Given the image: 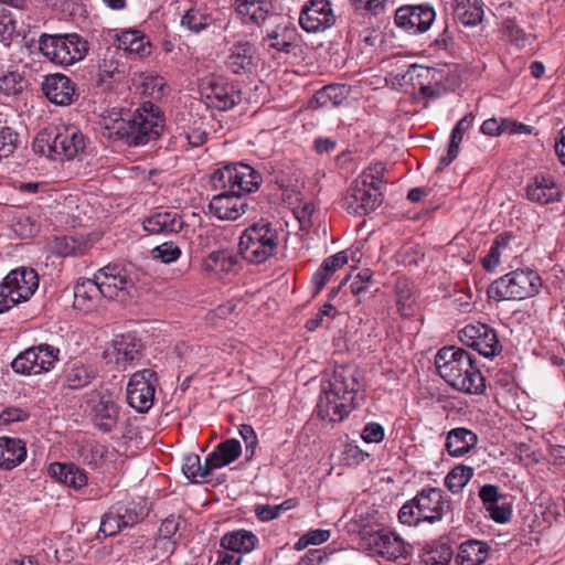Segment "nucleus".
<instances>
[{
	"label": "nucleus",
	"mask_w": 565,
	"mask_h": 565,
	"mask_svg": "<svg viewBox=\"0 0 565 565\" xmlns=\"http://www.w3.org/2000/svg\"><path fill=\"white\" fill-rule=\"evenodd\" d=\"M24 88V79L18 72H8L0 76V92L6 95H18Z\"/></svg>",
	"instance_id": "obj_56"
},
{
	"label": "nucleus",
	"mask_w": 565,
	"mask_h": 565,
	"mask_svg": "<svg viewBox=\"0 0 565 565\" xmlns=\"http://www.w3.org/2000/svg\"><path fill=\"white\" fill-rule=\"evenodd\" d=\"M40 52L51 62L67 66L84 58L87 52V42L76 33L46 34L39 39Z\"/></svg>",
	"instance_id": "obj_8"
},
{
	"label": "nucleus",
	"mask_w": 565,
	"mask_h": 565,
	"mask_svg": "<svg viewBox=\"0 0 565 565\" xmlns=\"http://www.w3.org/2000/svg\"><path fill=\"white\" fill-rule=\"evenodd\" d=\"M363 546L372 554L387 561H395L405 553V545L402 539L388 531L370 533L362 539Z\"/></svg>",
	"instance_id": "obj_18"
},
{
	"label": "nucleus",
	"mask_w": 565,
	"mask_h": 565,
	"mask_svg": "<svg viewBox=\"0 0 565 565\" xmlns=\"http://www.w3.org/2000/svg\"><path fill=\"white\" fill-rule=\"evenodd\" d=\"M452 550L448 540H440L426 548V565H450Z\"/></svg>",
	"instance_id": "obj_50"
},
{
	"label": "nucleus",
	"mask_w": 565,
	"mask_h": 565,
	"mask_svg": "<svg viewBox=\"0 0 565 565\" xmlns=\"http://www.w3.org/2000/svg\"><path fill=\"white\" fill-rule=\"evenodd\" d=\"M93 379V371L79 362L71 364L65 371V383L72 390L88 385Z\"/></svg>",
	"instance_id": "obj_46"
},
{
	"label": "nucleus",
	"mask_w": 565,
	"mask_h": 565,
	"mask_svg": "<svg viewBox=\"0 0 565 565\" xmlns=\"http://www.w3.org/2000/svg\"><path fill=\"white\" fill-rule=\"evenodd\" d=\"M424 6H404L395 12V23L398 28L409 33H422L424 31Z\"/></svg>",
	"instance_id": "obj_35"
},
{
	"label": "nucleus",
	"mask_w": 565,
	"mask_h": 565,
	"mask_svg": "<svg viewBox=\"0 0 565 565\" xmlns=\"http://www.w3.org/2000/svg\"><path fill=\"white\" fill-rule=\"evenodd\" d=\"M436 372L455 390L479 395L486 390V380L473 355L458 347L439 349L434 360Z\"/></svg>",
	"instance_id": "obj_1"
},
{
	"label": "nucleus",
	"mask_w": 565,
	"mask_h": 565,
	"mask_svg": "<svg viewBox=\"0 0 565 565\" xmlns=\"http://www.w3.org/2000/svg\"><path fill=\"white\" fill-rule=\"evenodd\" d=\"M526 199L537 204H550L561 200L562 192L551 174H535L526 184Z\"/></svg>",
	"instance_id": "obj_21"
},
{
	"label": "nucleus",
	"mask_w": 565,
	"mask_h": 565,
	"mask_svg": "<svg viewBox=\"0 0 565 565\" xmlns=\"http://www.w3.org/2000/svg\"><path fill=\"white\" fill-rule=\"evenodd\" d=\"M185 225L183 217L177 211H156L142 221V227L149 234H178Z\"/></svg>",
	"instance_id": "obj_23"
},
{
	"label": "nucleus",
	"mask_w": 565,
	"mask_h": 565,
	"mask_svg": "<svg viewBox=\"0 0 565 565\" xmlns=\"http://www.w3.org/2000/svg\"><path fill=\"white\" fill-rule=\"evenodd\" d=\"M511 236L509 235H499L492 243L488 254L482 258V266L487 271L494 270L501 259H508L512 256V248L510 247Z\"/></svg>",
	"instance_id": "obj_42"
},
{
	"label": "nucleus",
	"mask_w": 565,
	"mask_h": 565,
	"mask_svg": "<svg viewBox=\"0 0 565 565\" xmlns=\"http://www.w3.org/2000/svg\"><path fill=\"white\" fill-rule=\"evenodd\" d=\"M459 339L484 358H493L502 350L495 330L484 323L467 324L459 331Z\"/></svg>",
	"instance_id": "obj_14"
},
{
	"label": "nucleus",
	"mask_w": 565,
	"mask_h": 565,
	"mask_svg": "<svg viewBox=\"0 0 565 565\" xmlns=\"http://www.w3.org/2000/svg\"><path fill=\"white\" fill-rule=\"evenodd\" d=\"M449 40L450 38L448 35L447 28H445L443 33L429 44V51L434 52L429 53V56H433L434 54L440 58L448 56L447 46Z\"/></svg>",
	"instance_id": "obj_61"
},
{
	"label": "nucleus",
	"mask_w": 565,
	"mask_h": 565,
	"mask_svg": "<svg viewBox=\"0 0 565 565\" xmlns=\"http://www.w3.org/2000/svg\"><path fill=\"white\" fill-rule=\"evenodd\" d=\"M234 166L228 164L221 169L215 170L210 178L211 184L215 190L231 192L235 183Z\"/></svg>",
	"instance_id": "obj_53"
},
{
	"label": "nucleus",
	"mask_w": 565,
	"mask_h": 565,
	"mask_svg": "<svg viewBox=\"0 0 565 565\" xmlns=\"http://www.w3.org/2000/svg\"><path fill=\"white\" fill-rule=\"evenodd\" d=\"M345 252H339L323 260L319 269L312 276L316 294L320 292L329 281L330 277L348 263Z\"/></svg>",
	"instance_id": "obj_40"
},
{
	"label": "nucleus",
	"mask_w": 565,
	"mask_h": 565,
	"mask_svg": "<svg viewBox=\"0 0 565 565\" xmlns=\"http://www.w3.org/2000/svg\"><path fill=\"white\" fill-rule=\"evenodd\" d=\"M181 23L190 31L199 33L213 23V18L201 9L192 8L183 14Z\"/></svg>",
	"instance_id": "obj_49"
},
{
	"label": "nucleus",
	"mask_w": 565,
	"mask_h": 565,
	"mask_svg": "<svg viewBox=\"0 0 565 565\" xmlns=\"http://www.w3.org/2000/svg\"><path fill=\"white\" fill-rule=\"evenodd\" d=\"M478 444V436L468 428L458 427L447 435L446 448L452 457H460L469 452Z\"/></svg>",
	"instance_id": "obj_32"
},
{
	"label": "nucleus",
	"mask_w": 565,
	"mask_h": 565,
	"mask_svg": "<svg viewBox=\"0 0 565 565\" xmlns=\"http://www.w3.org/2000/svg\"><path fill=\"white\" fill-rule=\"evenodd\" d=\"M145 518L142 509L135 503L117 502L102 516L99 532L105 536H114L127 527H132Z\"/></svg>",
	"instance_id": "obj_13"
},
{
	"label": "nucleus",
	"mask_w": 565,
	"mask_h": 565,
	"mask_svg": "<svg viewBox=\"0 0 565 565\" xmlns=\"http://www.w3.org/2000/svg\"><path fill=\"white\" fill-rule=\"evenodd\" d=\"M473 477V468L458 465L445 478V484L452 493H458Z\"/></svg>",
	"instance_id": "obj_48"
},
{
	"label": "nucleus",
	"mask_w": 565,
	"mask_h": 565,
	"mask_svg": "<svg viewBox=\"0 0 565 565\" xmlns=\"http://www.w3.org/2000/svg\"><path fill=\"white\" fill-rule=\"evenodd\" d=\"M241 454V443L235 438L226 439L207 455V463L214 469H220L235 461Z\"/></svg>",
	"instance_id": "obj_34"
},
{
	"label": "nucleus",
	"mask_w": 565,
	"mask_h": 565,
	"mask_svg": "<svg viewBox=\"0 0 565 565\" xmlns=\"http://www.w3.org/2000/svg\"><path fill=\"white\" fill-rule=\"evenodd\" d=\"M258 537L250 531L236 530L226 533L221 539V546L224 551L235 553L236 555L250 553L256 548Z\"/></svg>",
	"instance_id": "obj_30"
},
{
	"label": "nucleus",
	"mask_w": 565,
	"mask_h": 565,
	"mask_svg": "<svg viewBox=\"0 0 565 565\" xmlns=\"http://www.w3.org/2000/svg\"><path fill=\"white\" fill-rule=\"evenodd\" d=\"M2 281L19 303L29 300L39 288L38 273L28 267L11 270Z\"/></svg>",
	"instance_id": "obj_19"
},
{
	"label": "nucleus",
	"mask_w": 565,
	"mask_h": 565,
	"mask_svg": "<svg viewBox=\"0 0 565 565\" xmlns=\"http://www.w3.org/2000/svg\"><path fill=\"white\" fill-rule=\"evenodd\" d=\"M167 82L160 75L147 74L143 75L140 82L142 94L152 98H161L164 95Z\"/></svg>",
	"instance_id": "obj_54"
},
{
	"label": "nucleus",
	"mask_w": 565,
	"mask_h": 565,
	"mask_svg": "<svg viewBox=\"0 0 565 565\" xmlns=\"http://www.w3.org/2000/svg\"><path fill=\"white\" fill-rule=\"evenodd\" d=\"M58 355L60 350L53 345H33L19 353L11 362V367L21 375H39L51 371Z\"/></svg>",
	"instance_id": "obj_9"
},
{
	"label": "nucleus",
	"mask_w": 565,
	"mask_h": 565,
	"mask_svg": "<svg viewBox=\"0 0 565 565\" xmlns=\"http://www.w3.org/2000/svg\"><path fill=\"white\" fill-rule=\"evenodd\" d=\"M454 19L465 26H477L484 17L481 0H450Z\"/></svg>",
	"instance_id": "obj_26"
},
{
	"label": "nucleus",
	"mask_w": 565,
	"mask_h": 565,
	"mask_svg": "<svg viewBox=\"0 0 565 565\" xmlns=\"http://www.w3.org/2000/svg\"><path fill=\"white\" fill-rule=\"evenodd\" d=\"M151 256L164 264L175 262L181 256L180 247L173 242L162 243L151 249Z\"/></svg>",
	"instance_id": "obj_57"
},
{
	"label": "nucleus",
	"mask_w": 565,
	"mask_h": 565,
	"mask_svg": "<svg viewBox=\"0 0 565 565\" xmlns=\"http://www.w3.org/2000/svg\"><path fill=\"white\" fill-rule=\"evenodd\" d=\"M352 15L351 26L370 25L372 19L385 11L387 0H350Z\"/></svg>",
	"instance_id": "obj_28"
},
{
	"label": "nucleus",
	"mask_w": 565,
	"mask_h": 565,
	"mask_svg": "<svg viewBox=\"0 0 565 565\" xmlns=\"http://www.w3.org/2000/svg\"><path fill=\"white\" fill-rule=\"evenodd\" d=\"M209 207L217 218L235 221L245 213L247 201L234 190L231 192L223 191L212 198Z\"/></svg>",
	"instance_id": "obj_20"
},
{
	"label": "nucleus",
	"mask_w": 565,
	"mask_h": 565,
	"mask_svg": "<svg viewBox=\"0 0 565 565\" xmlns=\"http://www.w3.org/2000/svg\"><path fill=\"white\" fill-rule=\"evenodd\" d=\"M384 171L382 163H377L364 171L354 180L348 191V207L358 214H369L373 212L382 201L380 191V173Z\"/></svg>",
	"instance_id": "obj_6"
},
{
	"label": "nucleus",
	"mask_w": 565,
	"mask_h": 565,
	"mask_svg": "<svg viewBox=\"0 0 565 565\" xmlns=\"http://www.w3.org/2000/svg\"><path fill=\"white\" fill-rule=\"evenodd\" d=\"M235 183L234 191L242 193H250L256 191L262 183V175L257 170L245 163H234Z\"/></svg>",
	"instance_id": "obj_41"
},
{
	"label": "nucleus",
	"mask_w": 565,
	"mask_h": 565,
	"mask_svg": "<svg viewBox=\"0 0 565 565\" xmlns=\"http://www.w3.org/2000/svg\"><path fill=\"white\" fill-rule=\"evenodd\" d=\"M19 134L9 126L0 127V160L13 154L18 147Z\"/></svg>",
	"instance_id": "obj_55"
},
{
	"label": "nucleus",
	"mask_w": 565,
	"mask_h": 565,
	"mask_svg": "<svg viewBox=\"0 0 565 565\" xmlns=\"http://www.w3.org/2000/svg\"><path fill=\"white\" fill-rule=\"evenodd\" d=\"M239 254L250 264H263L279 246V233L271 223L260 221L244 230L239 237Z\"/></svg>",
	"instance_id": "obj_5"
},
{
	"label": "nucleus",
	"mask_w": 565,
	"mask_h": 565,
	"mask_svg": "<svg viewBox=\"0 0 565 565\" xmlns=\"http://www.w3.org/2000/svg\"><path fill=\"white\" fill-rule=\"evenodd\" d=\"M87 405L92 420L99 430L110 433L117 427L120 409L111 394L94 391Z\"/></svg>",
	"instance_id": "obj_15"
},
{
	"label": "nucleus",
	"mask_w": 565,
	"mask_h": 565,
	"mask_svg": "<svg viewBox=\"0 0 565 565\" xmlns=\"http://www.w3.org/2000/svg\"><path fill=\"white\" fill-rule=\"evenodd\" d=\"M118 49L129 54L145 56L149 54V42L139 30H124L116 34Z\"/></svg>",
	"instance_id": "obj_38"
},
{
	"label": "nucleus",
	"mask_w": 565,
	"mask_h": 565,
	"mask_svg": "<svg viewBox=\"0 0 565 565\" xmlns=\"http://www.w3.org/2000/svg\"><path fill=\"white\" fill-rule=\"evenodd\" d=\"M301 28L308 33L322 32L335 23L330 0H309L299 17Z\"/></svg>",
	"instance_id": "obj_16"
},
{
	"label": "nucleus",
	"mask_w": 565,
	"mask_h": 565,
	"mask_svg": "<svg viewBox=\"0 0 565 565\" xmlns=\"http://www.w3.org/2000/svg\"><path fill=\"white\" fill-rule=\"evenodd\" d=\"M25 444L19 438L0 437V468L10 470L24 461Z\"/></svg>",
	"instance_id": "obj_31"
},
{
	"label": "nucleus",
	"mask_w": 565,
	"mask_h": 565,
	"mask_svg": "<svg viewBox=\"0 0 565 565\" xmlns=\"http://www.w3.org/2000/svg\"><path fill=\"white\" fill-rule=\"evenodd\" d=\"M489 553L490 547L487 543L468 540L460 544L456 561L458 565H482Z\"/></svg>",
	"instance_id": "obj_33"
},
{
	"label": "nucleus",
	"mask_w": 565,
	"mask_h": 565,
	"mask_svg": "<svg viewBox=\"0 0 565 565\" xmlns=\"http://www.w3.org/2000/svg\"><path fill=\"white\" fill-rule=\"evenodd\" d=\"M337 312V309L330 303V301H328L312 318L307 321L306 328L309 331H315L322 326L324 317H334Z\"/></svg>",
	"instance_id": "obj_60"
},
{
	"label": "nucleus",
	"mask_w": 565,
	"mask_h": 565,
	"mask_svg": "<svg viewBox=\"0 0 565 565\" xmlns=\"http://www.w3.org/2000/svg\"><path fill=\"white\" fill-rule=\"evenodd\" d=\"M32 147L35 153L52 160L68 161L84 152L85 138L77 126L62 124L39 132Z\"/></svg>",
	"instance_id": "obj_3"
},
{
	"label": "nucleus",
	"mask_w": 565,
	"mask_h": 565,
	"mask_svg": "<svg viewBox=\"0 0 565 565\" xmlns=\"http://www.w3.org/2000/svg\"><path fill=\"white\" fill-rule=\"evenodd\" d=\"M102 295L99 284H97L96 275L93 279H87L76 284L74 288V306L78 309L90 310Z\"/></svg>",
	"instance_id": "obj_39"
},
{
	"label": "nucleus",
	"mask_w": 565,
	"mask_h": 565,
	"mask_svg": "<svg viewBox=\"0 0 565 565\" xmlns=\"http://www.w3.org/2000/svg\"><path fill=\"white\" fill-rule=\"evenodd\" d=\"M142 343L136 335L126 333L116 337L111 347L104 352L108 363L114 362L118 369H126L127 365L141 358Z\"/></svg>",
	"instance_id": "obj_17"
},
{
	"label": "nucleus",
	"mask_w": 565,
	"mask_h": 565,
	"mask_svg": "<svg viewBox=\"0 0 565 565\" xmlns=\"http://www.w3.org/2000/svg\"><path fill=\"white\" fill-rule=\"evenodd\" d=\"M180 526V518L170 515L164 519L159 527V539L157 540V546L163 545L170 553H173L175 548V542L171 539L175 535Z\"/></svg>",
	"instance_id": "obj_52"
},
{
	"label": "nucleus",
	"mask_w": 565,
	"mask_h": 565,
	"mask_svg": "<svg viewBox=\"0 0 565 565\" xmlns=\"http://www.w3.org/2000/svg\"><path fill=\"white\" fill-rule=\"evenodd\" d=\"M491 519L497 523H505L511 519L512 510L508 504H499L498 502L486 509Z\"/></svg>",
	"instance_id": "obj_63"
},
{
	"label": "nucleus",
	"mask_w": 565,
	"mask_h": 565,
	"mask_svg": "<svg viewBox=\"0 0 565 565\" xmlns=\"http://www.w3.org/2000/svg\"><path fill=\"white\" fill-rule=\"evenodd\" d=\"M361 436L366 443H380L384 437V429L377 423H370L363 428Z\"/></svg>",
	"instance_id": "obj_64"
},
{
	"label": "nucleus",
	"mask_w": 565,
	"mask_h": 565,
	"mask_svg": "<svg viewBox=\"0 0 565 565\" xmlns=\"http://www.w3.org/2000/svg\"><path fill=\"white\" fill-rule=\"evenodd\" d=\"M204 273L222 277L239 269L238 256L228 249L211 252L202 263Z\"/></svg>",
	"instance_id": "obj_25"
},
{
	"label": "nucleus",
	"mask_w": 565,
	"mask_h": 565,
	"mask_svg": "<svg viewBox=\"0 0 565 565\" xmlns=\"http://www.w3.org/2000/svg\"><path fill=\"white\" fill-rule=\"evenodd\" d=\"M450 73V67L446 62L440 68L426 65V74L431 78L430 84L426 85V97H436L446 93L454 85Z\"/></svg>",
	"instance_id": "obj_37"
},
{
	"label": "nucleus",
	"mask_w": 565,
	"mask_h": 565,
	"mask_svg": "<svg viewBox=\"0 0 565 565\" xmlns=\"http://www.w3.org/2000/svg\"><path fill=\"white\" fill-rule=\"evenodd\" d=\"M541 277L533 270H514L497 279L489 288V297L495 301L523 300L539 294Z\"/></svg>",
	"instance_id": "obj_7"
},
{
	"label": "nucleus",
	"mask_w": 565,
	"mask_h": 565,
	"mask_svg": "<svg viewBox=\"0 0 565 565\" xmlns=\"http://www.w3.org/2000/svg\"><path fill=\"white\" fill-rule=\"evenodd\" d=\"M479 497L483 502L486 509L499 502V499L503 498V495L499 493V488L493 484H484L483 487H481L479 491Z\"/></svg>",
	"instance_id": "obj_62"
},
{
	"label": "nucleus",
	"mask_w": 565,
	"mask_h": 565,
	"mask_svg": "<svg viewBox=\"0 0 565 565\" xmlns=\"http://www.w3.org/2000/svg\"><path fill=\"white\" fill-rule=\"evenodd\" d=\"M124 77V71L114 56H105L99 65L96 76V84L104 89H110L114 83H118Z\"/></svg>",
	"instance_id": "obj_43"
},
{
	"label": "nucleus",
	"mask_w": 565,
	"mask_h": 565,
	"mask_svg": "<svg viewBox=\"0 0 565 565\" xmlns=\"http://www.w3.org/2000/svg\"><path fill=\"white\" fill-rule=\"evenodd\" d=\"M49 475L56 481L79 490L87 484V476L83 469L74 463L52 462Z\"/></svg>",
	"instance_id": "obj_29"
},
{
	"label": "nucleus",
	"mask_w": 565,
	"mask_h": 565,
	"mask_svg": "<svg viewBox=\"0 0 565 565\" xmlns=\"http://www.w3.org/2000/svg\"><path fill=\"white\" fill-rule=\"evenodd\" d=\"M164 127V116L151 102L140 104L131 114L120 118L117 132L129 146H145L159 139Z\"/></svg>",
	"instance_id": "obj_4"
},
{
	"label": "nucleus",
	"mask_w": 565,
	"mask_h": 565,
	"mask_svg": "<svg viewBox=\"0 0 565 565\" xmlns=\"http://www.w3.org/2000/svg\"><path fill=\"white\" fill-rule=\"evenodd\" d=\"M215 470L207 463V457L205 458L204 463H201L200 457L195 454H190L184 457V462L182 465V471L186 479L192 482H198L199 479L206 481L207 477Z\"/></svg>",
	"instance_id": "obj_45"
},
{
	"label": "nucleus",
	"mask_w": 565,
	"mask_h": 565,
	"mask_svg": "<svg viewBox=\"0 0 565 565\" xmlns=\"http://www.w3.org/2000/svg\"><path fill=\"white\" fill-rule=\"evenodd\" d=\"M97 284L104 298L126 302L132 298L135 284L126 271L118 266H105L96 274Z\"/></svg>",
	"instance_id": "obj_11"
},
{
	"label": "nucleus",
	"mask_w": 565,
	"mask_h": 565,
	"mask_svg": "<svg viewBox=\"0 0 565 565\" xmlns=\"http://www.w3.org/2000/svg\"><path fill=\"white\" fill-rule=\"evenodd\" d=\"M424 497V490L419 491L416 497L406 502L399 510L398 519L403 524L417 525L423 520V509L420 498Z\"/></svg>",
	"instance_id": "obj_51"
},
{
	"label": "nucleus",
	"mask_w": 565,
	"mask_h": 565,
	"mask_svg": "<svg viewBox=\"0 0 565 565\" xmlns=\"http://www.w3.org/2000/svg\"><path fill=\"white\" fill-rule=\"evenodd\" d=\"M350 90V87L344 84L327 85L316 93L315 102L320 107H337L347 100Z\"/></svg>",
	"instance_id": "obj_44"
},
{
	"label": "nucleus",
	"mask_w": 565,
	"mask_h": 565,
	"mask_svg": "<svg viewBox=\"0 0 565 565\" xmlns=\"http://www.w3.org/2000/svg\"><path fill=\"white\" fill-rule=\"evenodd\" d=\"M358 370L351 365L334 369L328 387H323L316 407L320 419L337 423L347 417L354 407L355 394L360 387Z\"/></svg>",
	"instance_id": "obj_2"
},
{
	"label": "nucleus",
	"mask_w": 565,
	"mask_h": 565,
	"mask_svg": "<svg viewBox=\"0 0 565 565\" xmlns=\"http://www.w3.org/2000/svg\"><path fill=\"white\" fill-rule=\"evenodd\" d=\"M256 65V49L249 41H239L230 49L226 66L234 74L252 72Z\"/></svg>",
	"instance_id": "obj_24"
},
{
	"label": "nucleus",
	"mask_w": 565,
	"mask_h": 565,
	"mask_svg": "<svg viewBox=\"0 0 565 565\" xmlns=\"http://www.w3.org/2000/svg\"><path fill=\"white\" fill-rule=\"evenodd\" d=\"M156 373L145 369L134 373L127 385V402L138 413H147L153 405Z\"/></svg>",
	"instance_id": "obj_12"
},
{
	"label": "nucleus",
	"mask_w": 565,
	"mask_h": 565,
	"mask_svg": "<svg viewBox=\"0 0 565 565\" xmlns=\"http://www.w3.org/2000/svg\"><path fill=\"white\" fill-rule=\"evenodd\" d=\"M448 508L449 503L445 499L443 490L431 488L426 491V509L433 512V514H426V522L433 523L440 520Z\"/></svg>",
	"instance_id": "obj_47"
},
{
	"label": "nucleus",
	"mask_w": 565,
	"mask_h": 565,
	"mask_svg": "<svg viewBox=\"0 0 565 565\" xmlns=\"http://www.w3.org/2000/svg\"><path fill=\"white\" fill-rule=\"evenodd\" d=\"M199 89L206 106L221 111H226L241 102V95L234 86L215 76L202 78Z\"/></svg>",
	"instance_id": "obj_10"
},
{
	"label": "nucleus",
	"mask_w": 565,
	"mask_h": 565,
	"mask_svg": "<svg viewBox=\"0 0 565 565\" xmlns=\"http://www.w3.org/2000/svg\"><path fill=\"white\" fill-rule=\"evenodd\" d=\"M42 90L47 99L60 106H67L74 102L76 88L73 81L63 74H51L42 83Z\"/></svg>",
	"instance_id": "obj_22"
},
{
	"label": "nucleus",
	"mask_w": 565,
	"mask_h": 565,
	"mask_svg": "<svg viewBox=\"0 0 565 565\" xmlns=\"http://www.w3.org/2000/svg\"><path fill=\"white\" fill-rule=\"evenodd\" d=\"M264 43H268L269 49H275L278 52L290 53L297 42V33L292 28L286 25H276L271 31L263 38Z\"/></svg>",
	"instance_id": "obj_36"
},
{
	"label": "nucleus",
	"mask_w": 565,
	"mask_h": 565,
	"mask_svg": "<svg viewBox=\"0 0 565 565\" xmlns=\"http://www.w3.org/2000/svg\"><path fill=\"white\" fill-rule=\"evenodd\" d=\"M15 32V20L12 12L0 6V42L10 41Z\"/></svg>",
	"instance_id": "obj_58"
},
{
	"label": "nucleus",
	"mask_w": 565,
	"mask_h": 565,
	"mask_svg": "<svg viewBox=\"0 0 565 565\" xmlns=\"http://www.w3.org/2000/svg\"><path fill=\"white\" fill-rule=\"evenodd\" d=\"M235 10L245 21L262 25L273 14L271 0H235Z\"/></svg>",
	"instance_id": "obj_27"
},
{
	"label": "nucleus",
	"mask_w": 565,
	"mask_h": 565,
	"mask_svg": "<svg viewBox=\"0 0 565 565\" xmlns=\"http://www.w3.org/2000/svg\"><path fill=\"white\" fill-rule=\"evenodd\" d=\"M238 431L245 444V459L249 461L258 445L257 435L250 425H241Z\"/></svg>",
	"instance_id": "obj_59"
}]
</instances>
